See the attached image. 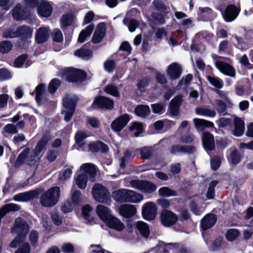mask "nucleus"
Listing matches in <instances>:
<instances>
[{"mask_svg":"<svg viewBox=\"0 0 253 253\" xmlns=\"http://www.w3.org/2000/svg\"><path fill=\"white\" fill-rule=\"evenodd\" d=\"M215 103L216 104V110L217 112L222 115H225L227 114L225 103L221 100L217 99L215 101Z\"/></svg>","mask_w":253,"mask_h":253,"instance_id":"obj_45","label":"nucleus"},{"mask_svg":"<svg viewBox=\"0 0 253 253\" xmlns=\"http://www.w3.org/2000/svg\"><path fill=\"white\" fill-rule=\"evenodd\" d=\"M191 211L196 215H200L204 211V209L202 207H199L195 203H191Z\"/></svg>","mask_w":253,"mask_h":253,"instance_id":"obj_63","label":"nucleus"},{"mask_svg":"<svg viewBox=\"0 0 253 253\" xmlns=\"http://www.w3.org/2000/svg\"><path fill=\"white\" fill-rule=\"evenodd\" d=\"M37 11L40 16L48 17L52 12V8L48 1L45 0H41L38 6Z\"/></svg>","mask_w":253,"mask_h":253,"instance_id":"obj_17","label":"nucleus"},{"mask_svg":"<svg viewBox=\"0 0 253 253\" xmlns=\"http://www.w3.org/2000/svg\"><path fill=\"white\" fill-rule=\"evenodd\" d=\"M114 105L113 101L107 97L100 96L97 97L94 100L92 107L93 108L99 107L101 108H106L111 109Z\"/></svg>","mask_w":253,"mask_h":253,"instance_id":"obj_16","label":"nucleus"},{"mask_svg":"<svg viewBox=\"0 0 253 253\" xmlns=\"http://www.w3.org/2000/svg\"><path fill=\"white\" fill-rule=\"evenodd\" d=\"M159 194L161 196L169 197L176 196L177 193L168 187H163L159 190Z\"/></svg>","mask_w":253,"mask_h":253,"instance_id":"obj_43","label":"nucleus"},{"mask_svg":"<svg viewBox=\"0 0 253 253\" xmlns=\"http://www.w3.org/2000/svg\"><path fill=\"white\" fill-rule=\"evenodd\" d=\"M182 72L181 66L177 63H172L170 64L167 70L168 75L172 80H176L178 78Z\"/></svg>","mask_w":253,"mask_h":253,"instance_id":"obj_18","label":"nucleus"},{"mask_svg":"<svg viewBox=\"0 0 253 253\" xmlns=\"http://www.w3.org/2000/svg\"><path fill=\"white\" fill-rule=\"evenodd\" d=\"M81 200V194L80 191H76L72 195L71 199L70 200L71 203L75 207L78 205Z\"/></svg>","mask_w":253,"mask_h":253,"instance_id":"obj_55","label":"nucleus"},{"mask_svg":"<svg viewBox=\"0 0 253 253\" xmlns=\"http://www.w3.org/2000/svg\"><path fill=\"white\" fill-rule=\"evenodd\" d=\"M94 199L97 202L108 203L110 202V194L107 189L100 184H95L92 190Z\"/></svg>","mask_w":253,"mask_h":253,"instance_id":"obj_6","label":"nucleus"},{"mask_svg":"<svg viewBox=\"0 0 253 253\" xmlns=\"http://www.w3.org/2000/svg\"><path fill=\"white\" fill-rule=\"evenodd\" d=\"M60 85V81L56 79L51 80L48 85V91L50 93H54Z\"/></svg>","mask_w":253,"mask_h":253,"instance_id":"obj_51","label":"nucleus"},{"mask_svg":"<svg viewBox=\"0 0 253 253\" xmlns=\"http://www.w3.org/2000/svg\"><path fill=\"white\" fill-rule=\"evenodd\" d=\"M130 185L132 188L145 193H151L157 189L155 184L146 180H132L130 181Z\"/></svg>","mask_w":253,"mask_h":253,"instance_id":"obj_7","label":"nucleus"},{"mask_svg":"<svg viewBox=\"0 0 253 253\" xmlns=\"http://www.w3.org/2000/svg\"><path fill=\"white\" fill-rule=\"evenodd\" d=\"M203 143L206 149L212 150L215 148L214 137L210 132H206L203 133Z\"/></svg>","mask_w":253,"mask_h":253,"instance_id":"obj_29","label":"nucleus"},{"mask_svg":"<svg viewBox=\"0 0 253 253\" xmlns=\"http://www.w3.org/2000/svg\"><path fill=\"white\" fill-rule=\"evenodd\" d=\"M241 156L236 149L234 150L231 155V160L232 164H238L241 161Z\"/></svg>","mask_w":253,"mask_h":253,"instance_id":"obj_57","label":"nucleus"},{"mask_svg":"<svg viewBox=\"0 0 253 253\" xmlns=\"http://www.w3.org/2000/svg\"><path fill=\"white\" fill-rule=\"evenodd\" d=\"M96 211L99 218L104 223L113 215L109 209L103 205H98Z\"/></svg>","mask_w":253,"mask_h":253,"instance_id":"obj_20","label":"nucleus"},{"mask_svg":"<svg viewBox=\"0 0 253 253\" xmlns=\"http://www.w3.org/2000/svg\"><path fill=\"white\" fill-rule=\"evenodd\" d=\"M114 199L118 202L137 203L143 200V196L137 192L126 189H122L113 192Z\"/></svg>","mask_w":253,"mask_h":253,"instance_id":"obj_3","label":"nucleus"},{"mask_svg":"<svg viewBox=\"0 0 253 253\" xmlns=\"http://www.w3.org/2000/svg\"><path fill=\"white\" fill-rule=\"evenodd\" d=\"M134 157L131 151L126 150L124 153V157L121 160L120 167L124 168L125 167V163L126 161L131 160Z\"/></svg>","mask_w":253,"mask_h":253,"instance_id":"obj_50","label":"nucleus"},{"mask_svg":"<svg viewBox=\"0 0 253 253\" xmlns=\"http://www.w3.org/2000/svg\"><path fill=\"white\" fill-rule=\"evenodd\" d=\"M234 124L233 134L236 136H242L245 131V123L244 121L239 117H235Z\"/></svg>","mask_w":253,"mask_h":253,"instance_id":"obj_25","label":"nucleus"},{"mask_svg":"<svg viewBox=\"0 0 253 253\" xmlns=\"http://www.w3.org/2000/svg\"><path fill=\"white\" fill-rule=\"evenodd\" d=\"M196 112L198 114H200L210 117H214L216 114V113L214 110L202 108H196Z\"/></svg>","mask_w":253,"mask_h":253,"instance_id":"obj_48","label":"nucleus"},{"mask_svg":"<svg viewBox=\"0 0 253 253\" xmlns=\"http://www.w3.org/2000/svg\"><path fill=\"white\" fill-rule=\"evenodd\" d=\"M75 182L79 188L84 189L87 182V176L85 174H79L76 178Z\"/></svg>","mask_w":253,"mask_h":253,"instance_id":"obj_41","label":"nucleus"},{"mask_svg":"<svg viewBox=\"0 0 253 253\" xmlns=\"http://www.w3.org/2000/svg\"><path fill=\"white\" fill-rule=\"evenodd\" d=\"M33 30L28 26H22L19 27L16 32L6 31L3 34V37L5 38H12L18 36H22L24 38H29L32 36Z\"/></svg>","mask_w":253,"mask_h":253,"instance_id":"obj_8","label":"nucleus"},{"mask_svg":"<svg viewBox=\"0 0 253 253\" xmlns=\"http://www.w3.org/2000/svg\"><path fill=\"white\" fill-rule=\"evenodd\" d=\"M105 25L104 23L102 22L98 24L92 38L93 43H97L102 41L105 35Z\"/></svg>","mask_w":253,"mask_h":253,"instance_id":"obj_23","label":"nucleus"},{"mask_svg":"<svg viewBox=\"0 0 253 253\" xmlns=\"http://www.w3.org/2000/svg\"><path fill=\"white\" fill-rule=\"evenodd\" d=\"M218 181L213 180L211 182L207 192V198L209 199H213L214 197V188L217 184Z\"/></svg>","mask_w":253,"mask_h":253,"instance_id":"obj_52","label":"nucleus"},{"mask_svg":"<svg viewBox=\"0 0 253 253\" xmlns=\"http://www.w3.org/2000/svg\"><path fill=\"white\" fill-rule=\"evenodd\" d=\"M190 136L188 134L183 136L180 139L179 145L171 148V152L173 154L180 152H186L189 149Z\"/></svg>","mask_w":253,"mask_h":253,"instance_id":"obj_14","label":"nucleus"},{"mask_svg":"<svg viewBox=\"0 0 253 253\" xmlns=\"http://www.w3.org/2000/svg\"><path fill=\"white\" fill-rule=\"evenodd\" d=\"M38 195L37 191H31L17 194L14 196L13 199L18 202H26L37 197Z\"/></svg>","mask_w":253,"mask_h":253,"instance_id":"obj_26","label":"nucleus"},{"mask_svg":"<svg viewBox=\"0 0 253 253\" xmlns=\"http://www.w3.org/2000/svg\"><path fill=\"white\" fill-rule=\"evenodd\" d=\"M36 99L38 102H40L46 93L45 85L42 84L38 85L36 88Z\"/></svg>","mask_w":253,"mask_h":253,"instance_id":"obj_37","label":"nucleus"},{"mask_svg":"<svg viewBox=\"0 0 253 253\" xmlns=\"http://www.w3.org/2000/svg\"><path fill=\"white\" fill-rule=\"evenodd\" d=\"M52 39L54 42H61L63 40V36L61 31L58 29H55L52 33Z\"/></svg>","mask_w":253,"mask_h":253,"instance_id":"obj_61","label":"nucleus"},{"mask_svg":"<svg viewBox=\"0 0 253 253\" xmlns=\"http://www.w3.org/2000/svg\"><path fill=\"white\" fill-rule=\"evenodd\" d=\"M12 77L11 73L5 69L0 70V82L9 80Z\"/></svg>","mask_w":253,"mask_h":253,"instance_id":"obj_60","label":"nucleus"},{"mask_svg":"<svg viewBox=\"0 0 253 253\" xmlns=\"http://www.w3.org/2000/svg\"><path fill=\"white\" fill-rule=\"evenodd\" d=\"M49 28L47 27L40 28L36 34V42L39 43H42L46 42L49 37Z\"/></svg>","mask_w":253,"mask_h":253,"instance_id":"obj_27","label":"nucleus"},{"mask_svg":"<svg viewBox=\"0 0 253 253\" xmlns=\"http://www.w3.org/2000/svg\"><path fill=\"white\" fill-rule=\"evenodd\" d=\"M61 251L64 253H72L74 251V246L70 243H64L61 247Z\"/></svg>","mask_w":253,"mask_h":253,"instance_id":"obj_58","label":"nucleus"},{"mask_svg":"<svg viewBox=\"0 0 253 253\" xmlns=\"http://www.w3.org/2000/svg\"><path fill=\"white\" fill-rule=\"evenodd\" d=\"M209 82L217 88H221L223 86L222 82L218 78L211 76L207 77Z\"/></svg>","mask_w":253,"mask_h":253,"instance_id":"obj_53","label":"nucleus"},{"mask_svg":"<svg viewBox=\"0 0 253 253\" xmlns=\"http://www.w3.org/2000/svg\"><path fill=\"white\" fill-rule=\"evenodd\" d=\"M221 158L219 157H214L211 159V166L213 170H216L220 165Z\"/></svg>","mask_w":253,"mask_h":253,"instance_id":"obj_59","label":"nucleus"},{"mask_svg":"<svg viewBox=\"0 0 253 253\" xmlns=\"http://www.w3.org/2000/svg\"><path fill=\"white\" fill-rule=\"evenodd\" d=\"M49 139L47 137H43L37 144L35 149L32 152L30 155L29 154V149L26 148L18 156L15 165L18 166L23 163H26L28 165L33 164V162H36L39 160L42 156L41 154L43 148L46 145Z\"/></svg>","mask_w":253,"mask_h":253,"instance_id":"obj_2","label":"nucleus"},{"mask_svg":"<svg viewBox=\"0 0 253 253\" xmlns=\"http://www.w3.org/2000/svg\"><path fill=\"white\" fill-rule=\"evenodd\" d=\"M78 98L76 95H67L63 99L64 109L62 114H64V120L66 122L70 120L72 117L77 102Z\"/></svg>","mask_w":253,"mask_h":253,"instance_id":"obj_5","label":"nucleus"},{"mask_svg":"<svg viewBox=\"0 0 253 253\" xmlns=\"http://www.w3.org/2000/svg\"><path fill=\"white\" fill-rule=\"evenodd\" d=\"M105 92L114 96H119V92L117 87L113 85H109L105 88Z\"/></svg>","mask_w":253,"mask_h":253,"instance_id":"obj_54","label":"nucleus"},{"mask_svg":"<svg viewBox=\"0 0 253 253\" xmlns=\"http://www.w3.org/2000/svg\"><path fill=\"white\" fill-rule=\"evenodd\" d=\"M60 195L59 187H52L43 193L40 198L41 204L45 207H51L58 202Z\"/></svg>","mask_w":253,"mask_h":253,"instance_id":"obj_4","label":"nucleus"},{"mask_svg":"<svg viewBox=\"0 0 253 253\" xmlns=\"http://www.w3.org/2000/svg\"><path fill=\"white\" fill-rule=\"evenodd\" d=\"M123 22L128 27L129 31L131 32H134L138 25L137 21L134 19L125 18Z\"/></svg>","mask_w":253,"mask_h":253,"instance_id":"obj_49","label":"nucleus"},{"mask_svg":"<svg viewBox=\"0 0 253 253\" xmlns=\"http://www.w3.org/2000/svg\"><path fill=\"white\" fill-rule=\"evenodd\" d=\"M217 217L215 214L209 213L205 215L201 220V226L204 230H206L212 227L216 222Z\"/></svg>","mask_w":253,"mask_h":253,"instance_id":"obj_22","label":"nucleus"},{"mask_svg":"<svg viewBox=\"0 0 253 253\" xmlns=\"http://www.w3.org/2000/svg\"><path fill=\"white\" fill-rule=\"evenodd\" d=\"M212 13V9L208 7H200L198 11V15L203 20H206L211 18Z\"/></svg>","mask_w":253,"mask_h":253,"instance_id":"obj_35","label":"nucleus"},{"mask_svg":"<svg viewBox=\"0 0 253 253\" xmlns=\"http://www.w3.org/2000/svg\"><path fill=\"white\" fill-rule=\"evenodd\" d=\"M77 56L82 58L84 59H88L92 56V52L89 50L81 48L77 50L75 52Z\"/></svg>","mask_w":253,"mask_h":253,"instance_id":"obj_44","label":"nucleus"},{"mask_svg":"<svg viewBox=\"0 0 253 253\" xmlns=\"http://www.w3.org/2000/svg\"><path fill=\"white\" fill-rule=\"evenodd\" d=\"M136 228L140 234L145 238H147L150 233V229L148 224L142 221L136 223Z\"/></svg>","mask_w":253,"mask_h":253,"instance_id":"obj_32","label":"nucleus"},{"mask_svg":"<svg viewBox=\"0 0 253 253\" xmlns=\"http://www.w3.org/2000/svg\"><path fill=\"white\" fill-rule=\"evenodd\" d=\"M135 114L140 117H145L150 112V108L147 105H138L135 109Z\"/></svg>","mask_w":253,"mask_h":253,"instance_id":"obj_38","label":"nucleus"},{"mask_svg":"<svg viewBox=\"0 0 253 253\" xmlns=\"http://www.w3.org/2000/svg\"><path fill=\"white\" fill-rule=\"evenodd\" d=\"M80 170L86 175L89 176V179L93 181L96 175V167L91 163H85L82 165L80 167Z\"/></svg>","mask_w":253,"mask_h":253,"instance_id":"obj_19","label":"nucleus"},{"mask_svg":"<svg viewBox=\"0 0 253 253\" xmlns=\"http://www.w3.org/2000/svg\"><path fill=\"white\" fill-rule=\"evenodd\" d=\"M129 130L132 134L137 137L143 131L142 124L138 122H133L130 126Z\"/></svg>","mask_w":253,"mask_h":253,"instance_id":"obj_39","label":"nucleus"},{"mask_svg":"<svg viewBox=\"0 0 253 253\" xmlns=\"http://www.w3.org/2000/svg\"><path fill=\"white\" fill-rule=\"evenodd\" d=\"M88 147L92 152H106L108 150L107 145L101 141L91 142L89 144Z\"/></svg>","mask_w":253,"mask_h":253,"instance_id":"obj_31","label":"nucleus"},{"mask_svg":"<svg viewBox=\"0 0 253 253\" xmlns=\"http://www.w3.org/2000/svg\"><path fill=\"white\" fill-rule=\"evenodd\" d=\"M75 207L73 205L70 200L64 203L61 207V210L64 213H68L72 211Z\"/></svg>","mask_w":253,"mask_h":253,"instance_id":"obj_56","label":"nucleus"},{"mask_svg":"<svg viewBox=\"0 0 253 253\" xmlns=\"http://www.w3.org/2000/svg\"><path fill=\"white\" fill-rule=\"evenodd\" d=\"M240 11V7H237L234 4H229L226 7L222 15L226 22H231L237 17Z\"/></svg>","mask_w":253,"mask_h":253,"instance_id":"obj_12","label":"nucleus"},{"mask_svg":"<svg viewBox=\"0 0 253 253\" xmlns=\"http://www.w3.org/2000/svg\"><path fill=\"white\" fill-rule=\"evenodd\" d=\"M136 209L135 206L131 205H124L119 208L120 215L125 217H131L135 214Z\"/></svg>","mask_w":253,"mask_h":253,"instance_id":"obj_24","label":"nucleus"},{"mask_svg":"<svg viewBox=\"0 0 253 253\" xmlns=\"http://www.w3.org/2000/svg\"><path fill=\"white\" fill-rule=\"evenodd\" d=\"M177 250H179L178 253H188V252L185 250V248L180 246L179 245L169 244L164 249V253H169L170 250L175 251Z\"/></svg>","mask_w":253,"mask_h":253,"instance_id":"obj_36","label":"nucleus"},{"mask_svg":"<svg viewBox=\"0 0 253 253\" xmlns=\"http://www.w3.org/2000/svg\"><path fill=\"white\" fill-rule=\"evenodd\" d=\"M87 137V135L83 131H78L75 135V140L76 143L80 147H82L85 144V139Z\"/></svg>","mask_w":253,"mask_h":253,"instance_id":"obj_40","label":"nucleus"},{"mask_svg":"<svg viewBox=\"0 0 253 253\" xmlns=\"http://www.w3.org/2000/svg\"><path fill=\"white\" fill-rule=\"evenodd\" d=\"M66 79L69 82H82L86 78V73L76 69H69L66 71Z\"/></svg>","mask_w":253,"mask_h":253,"instance_id":"obj_9","label":"nucleus"},{"mask_svg":"<svg viewBox=\"0 0 253 253\" xmlns=\"http://www.w3.org/2000/svg\"><path fill=\"white\" fill-rule=\"evenodd\" d=\"M12 48V44L9 41H4L0 42V52L6 53L9 52Z\"/></svg>","mask_w":253,"mask_h":253,"instance_id":"obj_47","label":"nucleus"},{"mask_svg":"<svg viewBox=\"0 0 253 253\" xmlns=\"http://www.w3.org/2000/svg\"><path fill=\"white\" fill-rule=\"evenodd\" d=\"M182 101L181 95H177L171 101L169 106V111L172 116L177 114L179 110V106Z\"/></svg>","mask_w":253,"mask_h":253,"instance_id":"obj_30","label":"nucleus"},{"mask_svg":"<svg viewBox=\"0 0 253 253\" xmlns=\"http://www.w3.org/2000/svg\"><path fill=\"white\" fill-rule=\"evenodd\" d=\"M177 215L172 211L163 210L161 214L162 224L166 227H169L175 224L177 220Z\"/></svg>","mask_w":253,"mask_h":253,"instance_id":"obj_10","label":"nucleus"},{"mask_svg":"<svg viewBox=\"0 0 253 253\" xmlns=\"http://www.w3.org/2000/svg\"><path fill=\"white\" fill-rule=\"evenodd\" d=\"M215 66L223 74L234 78L236 76L235 69L230 64L220 61L215 62Z\"/></svg>","mask_w":253,"mask_h":253,"instance_id":"obj_13","label":"nucleus"},{"mask_svg":"<svg viewBox=\"0 0 253 253\" xmlns=\"http://www.w3.org/2000/svg\"><path fill=\"white\" fill-rule=\"evenodd\" d=\"M28 230V225L23 219L17 218L15 219L11 232L17 234V236L10 244L11 248H16L20 245L19 249L15 253H30V248L29 244L23 243L24 237Z\"/></svg>","mask_w":253,"mask_h":253,"instance_id":"obj_1","label":"nucleus"},{"mask_svg":"<svg viewBox=\"0 0 253 253\" xmlns=\"http://www.w3.org/2000/svg\"><path fill=\"white\" fill-rule=\"evenodd\" d=\"M240 235V232L236 229H229L226 233V238L229 241L236 240Z\"/></svg>","mask_w":253,"mask_h":253,"instance_id":"obj_46","label":"nucleus"},{"mask_svg":"<svg viewBox=\"0 0 253 253\" xmlns=\"http://www.w3.org/2000/svg\"><path fill=\"white\" fill-rule=\"evenodd\" d=\"M129 120L130 117L128 114H123L112 123L111 128L114 131L119 132L127 125Z\"/></svg>","mask_w":253,"mask_h":253,"instance_id":"obj_15","label":"nucleus"},{"mask_svg":"<svg viewBox=\"0 0 253 253\" xmlns=\"http://www.w3.org/2000/svg\"><path fill=\"white\" fill-rule=\"evenodd\" d=\"M74 16L72 13H68L63 15L60 20L61 26L62 28H65L69 26L73 21Z\"/></svg>","mask_w":253,"mask_h":253,"instance_id":"obj_42","label":"nucleus"},{"mask_svg":"<svg viewBox=\"0 0 253 253\" xmlns=\"http://www.w3.org/2000/svg\"><path fill=\"white\" fill-rule=\"evenodd\" d=\"M94 28V26L93 24H90L85 29L83 30L79 35L78 42L80 43L84 42L85 39L91 35Z\"/></svg>","mask_w":253,"mask_h":253,"instance_id":"obj_33","label":"nucleus"},{"mask_svg":"<svg viewBox=\"0 0 253 253\" xmlns=\"http://www.w3.org/2000/svg\"><path fill=\"white\" fill-rule=\"evenodd\" d=\"M196 127L198 129L202 130L205 127H213V124L210 121L202 119H195L193 120Z\"/></svg>","mask_w":253,"mask_h":253,"instance_id":"obj_34","label":"nucleus"},{"mask_svg":"<svg viewBox=\"0 0 253 253\" xmlns=\"http://www.w3.org/2000/svg\"><path fill=\"white\" fill-rule=\"evenodd\" d=\"M105 224L110 228L117 231H122L125 228V224L117 217L112 215Z\"/></svg>","mask_w":253,"mask_h":253,"instance_id":"obj_21","label":"nucleus"},{"mask_svg":"<svg viewBox=\"0 0 253 253\" xmlns=\"http://www.w3.org/2000/svg\"><path fill=\"white\" fill-rule=\"evenodd\" d=\"M142 213L144 219L147 220H153L157 214V207L153 202L148 203L144 205Z\"/></svg>","mask_w":253,"mask_h":253,"instance_id":"obj_11","label":"nucleus"},{"mask_svg":"<svg viewBox=\"0 0 253 253\" xmlns=\"http://www.w3.org/2000/svg\"><path fill=\"white\" fill-rule=\"evenodd\" d=\"M86 122L91 127L97 128L99 126V121L95 117H87Z\"/></svg>","mask_w":253,"mask_h":253,"instance_id":"obj_64","label":"nucleus"},{"mask_svg":"<svg viewBox=\"0 0 253 253\" xmlns=\"http://www.w3.org/2000/svg\"><path fill=\"white\" fill-rule=\"evenodd\" d=\"M11 12L13 18L17 21L26 19L28 15V12L22 8L20 4L16 5Z\"/></svg>","mask_w":253,"mask_h":253,"instance_id":"obj_28","label":"nucleus"},{"mask_svg":"<svg viewBox=\"0 0 253 253\" xmlns=\"http://www.w3.org/2000/svg\"><path fill=\"white\" fill-rule=\"evenodd\" d=\"M140 153L142 159H148L152 155V148L149 147H144L140 149Z\"/></svg>","mask_w":253,"mask_h":253,"instance_id":"obj_62","label":"nucleus"}]
</instances>
